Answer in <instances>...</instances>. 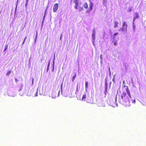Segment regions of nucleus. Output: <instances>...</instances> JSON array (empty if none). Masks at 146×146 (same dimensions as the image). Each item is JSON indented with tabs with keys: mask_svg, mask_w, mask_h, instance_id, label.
<instances>
[{
	"mask_svg": "<svg viewBox=\"0 0 146 146\" xmlns=\"http://www.w3.org/2000/svg\"><path fill=\"white\" fill-rule=\"evenodd\" d=\"M121 98L119 99V102L121 104L124 103L126 105L129 106V100L128 96L125 93H123L121 95Z\"/></svg>",
	"mask_w": 146,
	"mask_h": 146,
	"instance_id": "nucleus-1",
	"label": "nucleus"
},
{
	"mask_svg": "<svg viewBox=\"0 0 146 146\" xmlns=\"http://www.w3.org/2000/svg\"><path fill=\"white\" fill-rule=\"evenodd\" d=\"M127 23L125 21L123 22L122 23V27L119 30V31L120 32L123 31L125 32H127Z\"/></svg>",
	"mask_w": 146,
	"mask_h": 146,
	"instance_id": "nucleus-2",
	"label": "nucleus"
},
{
	"mask_svg": "<svg viewBox=\"0 0 146 146\" xmlns=\"http://www.w3.org/2000/svg\"><path fill=\"white\" fill-rule=\"evenodd\" d=\"M60 91H52V98H55L56 97L58 96L59 94Z\"/></svg>",
	"mask_w": 146,
	"mask_h": 146,
	"instance_id": "nucleus-3",
	"label": "nucleus"
},
{
	"mask_svg": "<svg viewBox=\"0 0 146 146\" xmlns=\"http://www.w3.org/2000/svg\"><path fill=\"white\" fill-rule=\"evenodd\" d=\"M95 35H96V31L95 29L94 28L92 30V42L93 44L94 45V42H95Z\"/></svg>",
	"mask_w": 146,
	"mask_h": 146,
	"instance_id": "nucleus-4",
	"label": "nucleus"
},
{
	"mask_svg": "<svg viewBox=\"0 0 146 146\" xmlns=\"http://www.w3.org/2000/svg\"><path fill=\"white\" fill-rule=\"evenodd\" d=\"M108 84L107 81L106 79V81L105 82V90H104V94H105V96H106L107 92H108Z\"/></svg>",
	"mask_w": 146,
	"mask_h": 146,
	"instance_id": "nucleus-5",
	"label": "nucleus"
},
{
	"mask_svg": "<svg viewBox=\"0 0 146 146\" xmlns=\"http://www.w3.org/2000/svg\"><path fill=\"white\" fill-rule=\"evenodd\" d=\"M139 17V16L138 13L136 12L134 15L133 22H134L135 20L136 19H138Z\"/></svg>",
	"mask_w": 146,
	"mask_h": 146,
	"instance_id": "nucleus-6",
	"label": "nucleus"
},
{
	"mask_svg": "<svg viewBox=\"0 0 146 146\" xmlns=\"http://www.w3.org/2000/svg\"><path fill=\"white\" fill-rule=\"evenodd\" d=\"M113 23L114 25V27L115 28H116L118 27V22L116 21V19H115L114 20Z\"/></svg>",
	"mask_w": 146,
	"mask_h": 146,
	"instance_id": "nucleus-7",
	"label": "nucleus"
},
{
	"mask_svg": "<svg viewBox=\"0 0 146 146\" xmlns=\"http://www.w3.org/2000/svg\"><path fill=\"white\" fill-rule=\"evenodd\" d=\"M118 34V33H114L113 35V40H115V41H117L118 40V38L116 36L117 34Z\"/></svg>",
	"mask_w": 146,
	"mask_h": 146,
	"instance_id": "nucleus-8",
	"label": "nucleus"
},
{
	"mask_svg": "<svg viewBox=\"0 0 146 146\" xmlns=\"http://www.w3.org/2000/svg\"><path fill=\"white\" fill-rule=\"evenodd\" d=\"M58 4L57 3L55 4L53 7V11L55 12L58 9Z\"/></svg>",
	"mask_w": 146,
	"mask_h": 146,
	"instance_id": "nucleus-9",
	"label": "nucleus"
},
{
	"mask_svg": "<svg viewBox=\"0 0 146 146\" xmlns=\"http://www.w3.org/2000/svg\"><path fill=\"white\" fill-rule=\"evenodd\" d=\"M82 4V2H80L77 3H76L75 4V5L74 6V8L76 9H77L79 5H80Z\"/></svg>",
	"mask_w": 146,
	"mask_h": 146,
	"instance_id": "nucleus-10",
	"label": "nucleus"
},
{
	"mask_svg": "<svg viewBox=\"0 0 146 146\" xmlns=\"http://www.w3.org/2000/svg\"><path fill=\"white\" fill-rule=\"evenodd\" d=\"M89 1L90 2V4H89L90 8V9L91 10H92L93 5V3L90 0H89Z\"/></svg>",
	"mask_w": 146,
	"mask_h": 146,
	"instance_id": "nucleus-11",
	"label": "nucleus"
},
{
	"mask_svg": "<svg viewBox=\"0 0 146 146\" xmlns=\"http://www.w3.org/2000/svg\"><path fill=\"white\" fill-rule=\"evenodd\" d=\"M8 95L10 96L14 97L15 96V93L13 92L12 94H11L10 93V92L8 93Z\"/></svg>",
	"mask_w": 146,
	"mask_h": 146,
	"instance_id": "nucleus-12",
	"label": "nucleus"
},
{
	"mask_svg": "<svg viewBox=\"0 0 146 146\" xmlns=\"http://www.w3.org/2000/svg\"><path fill=\"white\" fill-rule=\"evenodd\" d=\"M88 82L87 81H86V82H85V89H86V91H87V90L88 87Z\"/></svg>",
	"mask_w": 146,
	"mask_h": 146,
	"instance_id": "nucleus-13",
	"label": "nucleus"
},
{
	"mask_svg": "<svg viewBox=\"0 0 146 146\" xmlns=\"http://www.w3.org/2000/svg\"><path fill=\"white\" fill-rule=\"evenodd\" d=\"M83 5L84 7L86 9H87L88 8V5L87 3H85Z\"/></svg>",
	"mask_w": 146,
	"mask_h": 146,
	"instance_id": "nucleus-14",
	"label": "nucleus"
},
{
	"mask_svg": "<svg viewBox=\"0 0 146 146\" xmlns=\"http://www.w3.org/2000/svg\"><path fill=\"white\" fill-rule=\"evenodd\" d=\"M133 29L134 33L135 31V25L134 22H133Z\"/></svg>",
	"mask_w": 146,
	"mask_h": 146,
	"instance_id": "nucleus-15",
	"label": "nucleus"
},
{
	"mask_svg": "<svg viewBox=\"0 0 146 146\" xmlns=\"http://www.w3.org/2000/svg\"><path fill=\"white\" fill-rule=\"evenodd\" d=\"M50 61L49 60L48 63V66H47V69L46 70V72H48V70L49 69L50 65Z\"/></svg>",
	"mask_w": 146,
	"mask_h": 146,
	"instance_id": "nucleus-16",
	"label": "nucleus"
},
{
	"mask_svg": "<svg viewBox=\"0 0 146 146\" xmlns=\"http://www.w3.org/2000/svg\"><path fill=\"white\" fill-rule=\"evenodd\" d=\"M55 59V57H54V59L53 60V65H52V71L54 72V60Z\"/></svg>",
	"mask_w": 146,
	"mask_h": 146,
	"instance_id": "nucleus-17",
	"label": "nucleus"
},
{
	"mask_svg": "<svg viewBox=\"0 0 146 146\" xmlns=\"http://www.w3.org/2000/svg\"><path fill=\"white\" fill-rule=\"evenodd\" d=\"M124 87L125 88V90L126 92L129 91L127 86H124Z\"/></svg>",
	"mask_w": 146,
	"mask_h": 146,
	"instance_id": "nucleus-18",
	"label": "nucleus"
},
{
	"mask_svg": "<svg viewBox=\"0 0 146 146\" xmlns=\"http://www.w3.org/2000/svg\"><path fill=\"white\" fill-rule=\"evenodd\" d=\"M83 9V7H80L78 8V9L79 10V12H81V11Z\"/></svg>",
	"mask_w": 146,
	"mask_h": 146,
	"instance_id": "nucleus-19",
	"label": "nucleus"
},
{
	"mask_svg": "<svg viewBox=\"0 0 146 146\" xmlns=\"http://www.w3.org/2000/svg\"><path fill=\"white\" fill-rule=\"evenodd\" d=\"M76 77V74H74V76L72 78V82H74V81L75 78Z\"/></svg>",
	"mask_w": 146,
	"mask_h": 146,
	"instance_id": "nucleus-20",
	"label": "nucleus"
},
{
	"mask_svg": "<svg viewBox=\"0 0 146 146\" xmlns=\"http://www.w3.org/2000/svg\"><path fill=\"white\" fill-rule=\"evenodd\" d=\"M86 95L85 94H84L83 95L82 99L83 100H85L86 98Z\"/></svg>",
	"mask_w": 146,
	"mask_h": 146,
	"instance_id": "nucleus-21",
	"label": "nucleus"
},
{
	"mask_svg": "<svg viewBox=\"0 0 146 146\" xmlns=\"http://www.w3.org/2000/svg\"><path fill=\"white\" fill-rule=\"evenodd\" d=\"M23 84L22 83H21V86H19V91H21L22 89V88H23Z\"/></svg>",
	"mask_w": 146,
	"mask_h": 146,
	"instance_id": "nucleus-22",
	"label": "nucleus"
},
{
	"mask_svg": "<svg viewBox=\"0 0 146 146\" xmlns=\"http://www.w3.org/2000/svg\"><path fill=\"white\" fill-rule=\"evenodd\" d=\"M127 93V94L128 95V96H129V98H131V95L129 91L128 92H126Z\"/></svg>",
	"mask_w": 146,
	"mask_h": 146,
	"instance_id": "nucleus-23",
	"label": "nucleus"
},
{
	"mask_svg": "<svg viewBox=\"0 0 146 146\" xmlns=\"http://www.w3.org/2000/svg\"><path fill=\"white\" fill-rule=\"evenodd\" d=\"M113 42L114 43V45L116 46L117 44V41L113 40Z\"/></svg>",
	"mask_w": 146,
	"mask_h": 146,
	"instance_id": "nucleus-24",
	"label": "nucleus"
},
{
	"mask_svg": "<svg viewBox=\"0 0 146 146\" xmlns=\"http://www.w3.org/2000/svg\"><path fill=\"white\" fill-rule=\"evenodd\" d=\"M26 3L25 5V8L27 9V4L29 2V0H26Z\"/></svg>",
	"mask_w": 146,
	"mask_h": 146,
	"instance_id": "nucleus-25",
	"label": "nucleus"
},
{
	"mask_svg": "<svg viewBox=\"0 0 146 146\" xmlns=\"http://www.w3.org/2000/svg\"><path fill=\"white\" fill-rule=\"evenodd\" d=\"M11 73V71H9L6 74V75L7 76H9Z\"/></svg>",
	"mask_w": 146,
	"mask_h": 146,
	"instance_id": "nucleus-26",
	"label": "nucleus"
},
{
	"mask_svg": "<svg viewBox=\"0 0 146 146\" xmlns=\"http://www.w3.org/2000/svg\"><path fill=\"white\" fill-rule=\"evenodd\" d=\"M79 0H74L73 1V2L75 3V4H76V3H77L79 2Z\"/></svg>",
	"mask_w": 146,
	"mask_h": 146,
	"instance_id": "nucleus-27",
	"label": "nucleus"
},
{
	"mask_svg": "<svg viewBox=\"0 0 146 146\" xmlns=\"http://www.w3.org/2000/svg\"><path fill=\"white\" fill-rule=\"evenodd\" d=\"M92 10H90V8L89 9H88L86 11V13L88 14L89 13H90V11Z\"/></svg>",
	"mask_w": 146,
	"mask_h": 146,
	"instance_id": "nucleus-28",
	"label": "nucleus"
},
{
	"mask_svg": "<svg viewBox=\"0 0 146 146\" xmlns=\"http://www.w3.org/2000/svg\"><path fill=\"white\" fill-rule=\"evenodd\" d=\"M132 11V10H131V8H129L127 10V12H130L131 11Z\"/></svg>",
	"mask_w": 146,
	"mask_h": 146,
	"instance_id": "nucleus-29",
	"label": "nucleus"
},
{
	"mask_svg": "<svg viewBox=\"0 0 146 146\" xmlns=\"http://www.w3.org/2000/svg\"><path fill=\"white\" fill-rule=\"evenodd\" d=\"M32 85L33 84V82H34V78H32Z\"/></svg>",
	"mask_w": 146,
	"mask_h": 146,
	"instance_id": "nucleus-30",
	"label": "nucleus"
},
{
	"mask_svg": "<svg viewBox=\"0 0 146 146\" xmlns=\"http://www.w3.org/2000/svg\"><path fill=\"white\" fill-rule=\"evenodd\" d=\"M44 18H45V16H44V17H43V21H42V26H43V21H44Z\"/></svg>",
	"mask_w": 146,
	"mask_h": 146,
	"instance_id": "nucleus-31",
	"label": "nucleus"
},
{
	"mask_svg": "<svg viewBox=\"0 0 146 146\" xmlns=\"http://www.w3.org/2000/svg\"><path fill=\"white\" fill-rule=\"evenodd\" d=\"M8 46L7 45H5V49H7L8 48Z\"/></svg>",
	"mask_w": 146,
	"mask_h": 146,
	"instance_id": "nucleus-32",
	"label": "nucleus"
},
{
	"mask_svg": "<svg viewBox=\"0 0 146 146\" xmlns=\"http://www.w3.org/2000/svg\"><path fill=\"white\" fill-rule=\"evenodd\" d=\"M102 54H100V59L102 60Z\"/></svg>",
	"mask_w": 146,
	"mask_h": 146,
	"instance_id": "nucleus-33",
	"label": "nucleus"
},
{
	"mask_svg": "<svg viewBox=\"0 0 146 146\" xmlns=\"http://www.w3.org/2000/svg\"><path fill=\"white\" fill-rule=\"evenodd\" d=\"M62 85H63V83H62L61 85V89L62 90Z\"/></svg>",
	"mask_w": 146,
	"mask_h": 146,
	"instance_id": "nucleus-34",
	"label": "nucleus"
},
{
	"mask_svg": "<svg viewBox=\"0 0 146 146\" xmlns=\"http://www.w3.org/2000/svg\"><path fill=\"white\" fill-rule=\"evenodd\" d=\"M15 82L16 83H17V82L18 81V80L16 78H15Z\"/></svg>",
	"mask_w": 146,
	"mask_h": 146,
	"instance_id": "nucleus-35",
	"label": "nucleus"
},
{
	"mask_svg": "<svg viewBox=\"0 0 146 146\" xmlns=\"http://www.w3.org/2000/svg\"><path fill=\"white\" fill-rule=\"evenodd\" d=\"M106 3H107V2H103V5H106Z\"/></svg>",
	"mask_w": 146,
	"mask_h": 146,
	"instance_id": "nucleus-36",
	"label": "nucleus"
},
{
	"mask_svg": "<svg viewBox=\"0 0 146 146\" xmlns=\"http://www.w3.org/2000/svg\"><path fill=\"white\" fill-rule=\"evenodd\" d=\"M38 90V89L37 90ZM37 96V91H36V93L35 94V96Z\"/></svg>",
	"mask_w": 146,
	"mask_h": 146,
	"instance_id": "nucleus-37",
	"label": "nucleus"
},
{
	"mask_svg": "<svg viewBox=\"0 0 146 146\" xmlns=\"http://www.w3.org/2000/svg\"><path fill=\"white\" fill-rule=\"evenodd\" d=\"M103 2H107V0H103Z\"/></svg>",
	"mask_w": 146,
	"mask_h": 146,
	"instance_id": "nucleus-38",
	"label": "nucleus"
},
{
	"mask_svg": "<svg viewBox=\"0 0 146 146\" xmlns=\"http://www.w3.org/2000/svg\"><path fill=\"white\" fill-rule=\"evenodd\" d=\"M18 1V0H17V4H16V8H17V7Z\"/></svg>",
	"mask_w": 146,
	"mask_h": 146,
	"instance_id": "nucleus-39",
	"label": "nucleus"
},
{
	"mask_svg": "<svg viewBox=\"0 0 146 146\" xmlns=\"http://www.w3.org/2000/svg\"><path fill=\"white\" fill-rule=\"evenodd\" d=\"M37 33H36V38H35V41H36V40L37 37Z\"/></svg>",
	"mask_w": 146,
	"mask_h": 146,
	"instance_id": "nucleus-40",
	"label": "nucleus"
},
{
	"mask_svg": "<svg viewBox=\"0 0 146 146\" xmlns=\"http://www.w3.org/2000/svg\"><path fill=\"white\" fill-rule=\"evenodd\" d=\"M27 38V36H26L25 38L24 39V41H25V40Z\"/></svg>",
	"mask_w": 146,
	"mask_h": 146,
	"instance_id": "nucleus-41",
	"label": "nucleus"
},
{
	"mask_svg": "<svg viewBox=\"0 0 146 146\" xmlns=\"http://www.w3.org/2000/svg\"><path fill=\"white\" fill-rule=\"evenodd\" d=\"M25 41H23V43H22V45H23L24 44V43H25Z\"/></svg>",
	"mask_w": 146,
	"mask_h": 146,
	"instance_id": "nucleus-42",
	"label": "nucleus"
},
{
	"mask_svg": "<svg viewBox=\"0 0 146 146\" xmlns=\"http://www.w3.org/2000/svg\"><path fill=\"white\" fill-rule=\"evenodd\" d=\"M135 100H134L133 102L132 101V103H135Z\"/></svg>",
	"mask_w": 146,
	"mask_h": 146,
	"instance_id": "nucleus-43",
	"label": "nucleus"
},
{
	"mask_svg": "<svg viewBox=\"0 0 146 146\" xmlns=\"http://www.w3.org/2000/svg\"><path fill=\"white\" fill-rule=\"evenodd\" d=\"M116 100H117V97L116 96L115 98V101L116 102Z\"/></svg>",
	"mask_w": 146,
	"mask_h": 146,
	"instance_id": "nucleus-44",
	"label": "nucleus"
},
{
	"mask_svg": "<svg viewBox=\"0 0 146 146\" xmlns=\"http://www.w3.org/2000/svg\"><path fill=\"white\" fill-rule=\"evenodd\" d=\"M111 82H110V84H109V86L110 87V85H111Z\"/></svg>",
	"mask_w": 146,
	"mask_h": 146,
	"instance_id": "nucleus-45",
	"label": "nucleus"
},
{
	"mask_svg": "<svg viewBox=\"0 0 146 146\" xmlns=\"http://www.w3.org/2000/svg\"><path fill=\"white\" fill-rule=\"evenodd\" d=\"M62 34H61V36H62ZM61 36L60 37V40H61Z\"/></svg>",
	"mask_w": 146,
	"mask_h": 146,
	"instance_id": "nucleus-46",
	"label": "nucleus"
},
{
	"mask_svg": "<svg viewBox=\"0 0 146 146\" xmlns=\"http://www.w3.org/2000/svg\"><path fill=\"white\" fill-rule=\"evenodd\" d=\"M6 49H5L4 51L5 52L6 50Z\"/></svg>",
	"mask_w": 146,
	"mask_h": 146,
	"instance_id": "nucleus-47",
	"label": "nucleus"
},
{
	"mask_svg": "<svg viewBox=\"0 0 146 146\" xmlns=\"http://www.w3.org/2000/svg\"><path fill=\"white\" fill-rule=\"evenodd\" d=\"M6 49H5L4 51L5 52L6 50Z\"/></svg>",
	"mask_w": 146,
	"mask_h": 146,
	"instance_id": "nucleus-48",
	"label": "nucleus"
},
{
	"mask_svg": "<svg viewBox=\"0 0 146 146\" xmlns=\"http://www.w3.org/2000/svg\"><path fill=\"white\" fill-rule=\"evenodd\" d=\"M112 81H113V82H114V79H113V80H112Z\"/></svg>",
	"mask_w": 146,
	"mask_h": 146,
	"instance_id": "nucleus-49",
	"label": "nucleus"
},
{
	"mask_svg": "<svg viewBox=\"0 0 146 146\" xmlns=\"http://www.w3.org/2000/svg\"><path fill=\"white\" fill-rule=\"evenodd\" d=\"M20 95H21V96H22V95H21V94H20Z\"/></svg>",
	"mask_w": 146,
	"mask_h": 146,
	"instance_id": "nucleus-50",
	"label": "nucleus"
}]
</instances>
